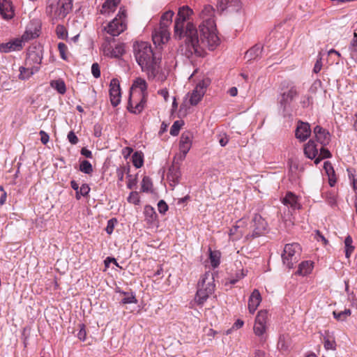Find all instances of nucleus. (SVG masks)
I'll return each instance as SVG.
<instances>
[{"label":"nucleus","mask_w":357,"mask_h":357,"mask_svg":"<svg viewBox=\"0 0 357 357\" xmlns=\"http://www.w3.org/2000/svg\"><path fill=\"white\" fill-rule=\"evenodd\" d=\"M192 13V10L188 6H183L178 10L174 24V37L178 39L185 37V45L189 54L202 56V47L197 35V31L195 26L188 22L185 26V22Z\"/></svg>","instance_id":"f257e3e1"},{"label":"nucleus","mask_w":357,"mask_h":357,"mask_svg":"<svg viewBox=\"0 0 357 357\" xmlns=\"http://www.w3.org/2000/svg\"><path fill=\"white\" fill-rule=\"evenodd\" d=\"M134 48L136 61L142 70L147 74L149 79L155 78L160 71V59L156 57L151 46L146 42H140Z\"/></svg>","instance_id":"f03ea898"},{"label":"nucleus","mask_w":357,"mask_h":357,"mask_svg":"<svg viewBox=\"0 0 357 357\" xmlns=\"http://www.w3.org/2000/svg\"><path fill=\"white\" fill-rule=\"evenodd\" d=\"M214 14L215 10L212 6H205L201 13L203 22L199 26L201 47L207 46L211 50H214L220 43L213 19Z\"/></svg>","instance_id":"7ed1b4c3"},{"label":"nucleus","mask_w":357,"mask_h":357,"mask_svg":"<svg viewBox=\"0 0 357 357\" xmlns=\"http://www.w3.org/2000/svg\"><path fill=\"white\" fill-rule=\"evenodd\" d=\"M313 132L320 147L317 146L314 141L310 140L305 146L304 153L308 158L314 159V163L317 165L321 160L331 157L330 151L325 148L331 141V135L328 131L319 126H315Z\"/></svg>","instance_id":"20e7f679"},{"label":"nucleus","mask_w":357,"mask_h":357,"mask_svg":"<svg viewBox=\"0 0 357 357\" xmlns=\"http://www.w3.org/2000/svg\"><path fill=\"white\" fill-rule=\"evenodd\" d=\"M147 92V83L142 77L136 78L132 84L128 109L132 113L139 114L144 108Z\"/></svg>","instance_id":"39448f33"},{"label":"nucleus","mask_w":357,"mask_h":357,"mask_svg":"<svg viewBox=\"0 0 357 357\" xmlns=\"http://www.w3.org/2000/svg\"><path fill=\"white\" fill-rule=\"evenodd\" d=\"M71 9V0H48L45 13L52 21H54L65 18Z\"/></svg>","instance_id":"423d86ee"},{"label":"nucleus","mask_w":357,"mask_h":357,"mask_svg":"<svg viewBox=\"0 0 357 357\" xmlns=\"http://www.w3.org/2000/svg\"><path fill=\"white\" fill-rule=\"evenodd\" d=\"M126 27V12L124 8H121L116 17L104 27V31L112 36H118Z\"/></svg>","instance_id":"0eeeda50"},{"label":"nucleus","mask_w":357,"mask_h":357,"mask_svg":"<svg viewBox=\"0 0 357 357\" xmlns=\"http://www.w3.org/2000/svg\"><path fill=\"white\" fill-rule=\"evenodd\" d=\"M283 264L289 268H293L300 258V253L296 252L293 247H284L282 254Z\"/></svg>","instance_id":"6e6552de"},{"label":"nucleus","mask_w":357,"mask_h":357,"mask_svg":"<svg viewBox=\"0 0 357 357\" xmlns=\"http://www.w3.org/2000/svg\"><path fill=\"white\" fill-rule=\"evenodd\" d=\"M170 38V33L167 28L159 26L152 34V40L155 45L161 46L168 42Z\"/></svg>","instance_id":"1a4fd4ad"},{"label":"nucleus","mask_w":357,"mask_h":357,"mask_svg":"<svg viewBox=\"0 0 357 357\" xmlns=\"http://www.w3.org/2000/svg\"><path fill=\"white\" fill-rule=\"evenodd\" d=\"M206 83L204 81L199 82L190 94V102L192 105H197L206 93Z\"/></svg>","instance_id":"9d476101"},{"label":"nucleus","mask_w":357,"mask_h":357,"mask_svg":"<svg viewBox=\"0 0 357 357\" xmlns=\"http://www.w3.org/2000/svg\"><path fill=\"white\" fill-rule=\"evenodd\" d=\"M109 96L111 104L116 107L121 101V89L117 79H112L109 84Z\"/></svg>","instance_id":"9b49d317"},{"label":"nucleus","mask_w":357,"mask_h":357,"mask_svg":"<svg viewBox=\"0 0 357 357\" xmlns=\"http://www.w3.org/2000/svg\"><path fill=\"white\" fill-rule=\"evenodd\" d=\"M198 287H203L204 291L209 293H213L215 287L213 273L210 271L206 272L199 281Z\"/></svg>","instance_id":"f8f14e48"},{"label":"nucleus","mask_w":357,"mask_h":357,"mask_svg":"<svg viewBox=\"0 0 357 357\" xmlns=\"http://www.w3.org/2000/svg\"><path fill=\"white\" fill-rule=\"evenodd\" d=\"M253 236L261 235L266 229L267 223L259 214H255L252 219Z\"/></svg>","instance_id":"ddd939ff"},{"label":"nucleus","mask_w":357,"mask_h":357,"mask_svg":"<svg viewBox=\"0 0 357 357\" xmlns=\"http://www.w3.org/2000/svg\"><path fill=\"white\" fill-rule=\"evenodd\" d=\"M0 15L4 20H7L14 17V9L10 0H2L0 1Z\"/></svg>","instance_id":"4468645a"},{"label":"nucleus","mask_w":357,"mask_h":357,"mask_svg":"<svg viewBox=\"0 0 357 357\" xmlns=\"http://www.w3.org/2000/svg\"><path fill=\"white\" fill-rule=\"evenodd\" d=\"M23 47L22 40L19 38H15L6 43L0 45V52L7 53L13 51L20 50Z\"/></svg>","instance_id":"2eb2a0df"},{"label":"nucleus","mask_w":357,"mask_h":357,"mask_svg":"<svg viewBox=\"0 0 357 357\" xmlns=\"http://www.w3.org/2000/svg\"><path fill=\"white\" fill-rule=\"evenodd\" d=\"M261 302V296L258 289H254L252 292L248 301V310L251 314H253L260 303Z\"/></svg>","instance_id":"dca6fc26"},{"label":"nucleus","mask_w":357,"mask_h":357,"mask_svg":"<svg viewBox=\"0 0 357 357\" xmlns=\"http://www.w3.org/2000/svg\"><path fill=\"white\" fill-rule=\"evenodd\" d=\"M192 135L190 132L182 133L179 141V151L188 153L192 146Z\"/></svg>","instance_id":"f3484780"},{"label":"nucleus","mask_w":357,"mask_h":357,"mask_svg":"<svg viewBox=\"0 0 357 357\" xmlns=\"http://www.w3.org/2000/svg\"><path fill=\"white\" fill-rule=\"evenodd\" d=\"M310 126L307 123H300L296 130V137L300 141H305L310 135Z\"/></svg>","instance_id":"a211bd4d"},{"label":"nucleus","mask_w":357,"mask_h":357,"mask_svg":"<svg viewBox=\"0 0 357 357\" xmlns=\"http://www.w3.org/2000/svg\"><path fill=\"white\" fill-rule=\"evenodd\" d=\"M282 203L293 210L300 208L301 207L298 197L291 192H288L286 194L282 199Z\"/></svg>","instance_id":"6ab92c4d"},{"label":"nucleus","mask_w":357,"mask_h":357,"mask_svg":"<svg viewBox=\"0 0 357 357\" xmlns=\"http://www.w3.org/2000/svg\"><path fill=\"white\" fill-rule=\"evenodd\" d=\"M179 165H172V166L169 169V172L167 174V178L169 182L173 183V185H176L181 176V170Z\"/></svg>","instance_id":"aec40b11"},{"label":"nucleus","mask_w":357,"mask_h":357,"mask_svg":"<svg viewBox=\"0 0 357 357\" xmlns=\"http://www.w3.org/2000/svg\"><path fill=\"white\" fill-rule=\"evenodd\" d=\"M268 328V326H265L263 324H259L258 323L255 322L253 326V331L255 335L259 337V342L261 345L264 344L267 337L265 335L266 330Z\"/></svg>","instance_id":"412c9836"},{"label":"nucleus","mask_w":357,"mask_h":357,"mask_svg":"<svg viewBox=\"0 0 357 357\" xmlns=\"http://www.w3.org/2000/svg\"><path fill=\"white\" fill-rule=\"evenodd\" d=\"M298 96V91L296 86H291L287 91L281 95L280 103L286 105L293 100Z\"/></svg>","instance_id":"4be33fe9"},{"label":"nucleus","mask_w":357,"mask_h":357,"mask_svg":"<svg viewBox=\"0 0 357 357\" xmlns=\"http://www.w3.org/2000/svg\"><path fill=\"white\" fill-rule=\"evenodd\" d=\"M120 0H107L102 5L100 10L102 14L110 13L114 12L116 7L120 3Z\"/></svg>","instance_id":"5701e85b"},{"label":"nucleus","mask_w":357,"mask_h":357,"mask_svg":"<svg viewBox=\"0 0 357 357\" xmlns=\"http://www.w3.org/2000/svg\"><path fill=\"white\" fill-rule=\"evenodd\" d=\"M313 269V263L309 261L301 262L298 266V269L296 272V275L305 276L310 274Z\"/></svg>","instance_id":"b1692460"},{"label":"nucleus","mask_w":357,"mask_h":357,"mask_svg":"<svg viewBox=\"0 0 357 357\" xmlns=\"http://www.w3.org/2000/svg\"><path fill=\"white\" fill-rule=\"evenodd\" d=\"M144 213L145 215V220L148 224L154 225L156 221L157 214L154 208L151 206H146L144 207Z\"/></svg>","instance_id":"393cba45"},{"label":"nucleus","mask_w":357,"mask_h":357,"mask_svg":"<svg viewBox=\"0 0 357 357\" xmlns=\"http://www.w3.org/2000/svg\"><path fill=\"white\" fill-rule=\"evenodd\" d=\"M209 252V260L211 266L215 268H217L220 265L221 253L218 250H212L209 247L208 248Z\"/></svg>","instance_id":"a878e982"},{"label":"nucleus","mask_w":357,"mask_h":357,"mask_svg":"<svg viewBox=\"0 0 357 357\" xmlns=\"http://www.w3.org/2000/svg\"><path fill=\"white\" fill-rule=\"evenodd\" d=\"M212 294L213 293L204 291L203 287H198L195 301L198 305H203L208 298L209 295Z\"/></svg>","instance_id":"bb28decb"},{"label":"nucleus","mask_w":357,"mask_h":357,"mask_svg":"<svg viewBox=\"0 0 357 357\" xmlns=\"http://www.w3.org/2000/svg\"><path fill=\"white\" fill-rule=\"evenodd\" d=\"M262 46L261 45H256L245 53V57L248 60L255 59L261 56L262 52Z\"/></svg>","instance_id":"cd10ccee"},{"label":"nucleus","mask_w":357,"mask_h":357,"mask_svg":"<svg viewBox=\"0 0 357 357\" xmlns=\"http://www.w3.org/2000/svg\"><path fill=\"white\" fill-rule=\"evenodd\" d=\"M174 13L171 10L165 12L161 17L160 25L161 27L167 28L172 23Z\"/></svg>","instance_id":"c85d7f7f"},{"label":"nucleus","mask_w":357,"mask_h":357,"mask_svg":"<svg viewBox=\"0 0 357 357\" xmlns=\"http://www.w3.org/2000/svg\"><path fill=\"white\" fill-rule=\"evenodd\" d=\"M37 70H38L37 68L33 69V68H29L20 67L19 78L22 80L27 79L31 75H33Z\"/></svg>","instance_id":"c756f323"},{"label":"nucleus","mask_w":357,"mask_h":357,"mask_svg":"<svg viewBox=\"0 0 357 357\" xmlns=\"http://www.w3.org/2000/svg\"><path fill=\"white\" fill-rule=\"evenodd\" d=\"M277 347L280 351H287L289 348V336L285 334L280 335Z\"/></svg>","instance_id":"7c9ffc66"},{"label":"nucleus","mask_w":357,"mask_h":357,"mask_svg":"<svg viewBox=\"0 0 357 357\" xmlns=\"http://www.w3.org/2000/svg\"><path fill=\"white\" fill-rule=\"evenodd\" d=\"M349 52L351 58L355 61H357V33H354V38L351 41L349 45Z\"/></svg>","instance_id":"2f4dec72"},{"label":"nucleus","mask_w":357,"mask_h":357,"mask_svg":"<svg viewBox=\"0 0 357 357\" xmlns=\"http://www.w3.org/2000/svg\"><path fill=\"white\" fill-rule=\"evenodd\" d=\"M268 314L266 310H260L258 312L255 322L259 324L268 326Z\"/></svg>","instance_id":"473e14b6"},{"label":"nucleus","mask_w":357,"mask_h":357,"mask_svg":"<svg viewBox=\"0 0 357 357\" xmlns=\"http://www.w3.org/2000/svg\"><path fill=\"white\" fill-rule=\"evenodd\" d=\"M245 221L243 220H240L236 222V225H234L230 230V235L233 236L235 234L237 235H243L244 233V230L243 229Z\"/></svg>","instance_id":"72a5a7b5"},{"label":"nucleus","mask_w":357,"mask_h":357,"mask_svg":"<svg viewBox=\"0 0 357 357\" xmlns=\"http://www.w3.org/2000/svg\"><path fill=\"white\" fill-rule=\"evenodd\" d=\"M51 86L61 94H64L66 91V84L61 79L52 81L51 82Z\"/></svg>","instance_id":"f704fd0d"},{"label":"nucleus","mask_w":357,"mask_h":357,"mask_svg":"<svg viewBox=\"0 0 357 357\" xmlns=\"http://www.w3.org/2000/svg\"><path fill=\"white\" fill-rule=\"evenodd\" d=\"M351 310L349 309H345L343 311L333 312L335 319L337 321H344L351 315Z\"/></svg>","instance_id":"c9c22d12"},{"label":"nucleus","mask_w":357,"mask_h":357,"mask_svg":"<svg viewBox=\"0 0 357 357\" xmlns=\"http://www.w3.org/2000/svg\"><path fill=\"white\" fill-rule=\"evenodd\" d=\"M324 346L326 350L335 351L336 349V342L334 337L331 336L324 337Z\"/></svg>","instance_id":"e433bc0d"},{"label":"nucleus","mask_w":357,"mask_h":357,"mask_svg":"<svg viewBox=\"0 0 357 357\" xmlns=\"http://www.w3.org/2000/svg\"><path fill=\"white\" fill-rule=\"evenodd\" d=\"M124 297L121 299L123 304L137 303V300L132 292H123Z\"/></svg>","instance_id":"4c0bfd02"},{"label":"nucleus","mask_w":357,"mask_h":357,"mask_svg":"<svg viewBox=\"0 0 357 357\" xmlns=\"http://www.w3.org/2000/svg\"><path fill=\"white\" fill-rule=\"evenodd\" d=\"M112 58H119L125 52L123 44H118L115 47H112Z\"/></svg>","instance_id":"58836bf2"},{"label":"nucleus","mask_w":357,"mask_h":357,"mask_svg":"<svg viewBox=\"0 0 357 357\" xmlns=\"http://www.w3.org/2000/svg\"><path fill=\"white\" fill-rule=\"evenodd\" d=\"M133 165L139 168L143 165V156L141 153L135 152L132 156Z\"/></svg>","instance_id":"ea45409f"},{"label":"nucleus","mask_w":357,"mask_h":357,"mask_svg":"<svg viewBox=\"0 0 357 357\" xmlns=\"http://www.w3.org/2000/svg\"><path fill=\"white\" fill-rule=\"evenodd\" d=\"M79 170L85 174H89L93 172V167L88 160H83L80 163Z\"/></svg>","instance_id":"a19ab883"},{"label":"nucleus","mask_w":357,"mask_h":357,"mask_svg":"<svg viewBox=\"0 0 357 357\" xmlns=\"http://www.w3.org/2000/svg\"><path fill=\"white\" fill-rule=\"evenodd\" d=\"M186 155L187 153H184L183 151H179V152L176 153L174 157L172 165H179L181 167V165L182 162L185 160Z\"/></svg>","instance_id":"79ce46f5"},{"label":"nucleus","mask_w":357,"mask_h":357,"mask_svg":"<svg viewBox=\"0 0 357 357\" xmlns=\"http://www.w3.org/2000/svg\"><path fill=\"white\" fill-rule=\"evenodd\" d=\"M152 182L149 177L144 176L142 181V190L143 192H150L152 188Z\"/></svg>","instance_id":"37998d69"},{"label":"nucleus","mask_w":357,"mask_h":357,"mask_svg":"<svg viewBox=\"0 0 357 357\" xmlns=\"http://www.w3.org/2000/svg\"><path fill=\"white\" fill-rule=\"evenodd\" d=\"M183 122L181 121H176L173 125L170 128V134L172 136H176L178 135L180 129L183 126Z\"/></svg>","instance_id":"c03bdc74"},{"label":"nucleus","mask_w":357,"mask_h":357,"mask_svg":"<svg viewBox=\"0 0 357 357\" xmlns=\"http://www.w3.org/2000/svg\"><path fill=\"white\" fill-rule=\"evenodd\" d=\"M128 202L135 205H138L140 202V198L137 192H131L128 197Z\"/></svg>","instance_id":"a18cd8bd"},{"label":"nucleus","mask_w":357,"mask_h":357,"mask_svg":"<svg viewBox=\"0 0 357 357\" xmlns=\"http://www.w3.org/2000/svg\"><path fill=\"white\" fill-rule=\"evenodd\" d=\"M312 236L314 240L317 241V243L326 245L328 243L327 239L320 234L319 231H315L314 234H312Z\"/></svg>","instance_id":"49530a36"},{"label":"nucleus","mask_w":357,"mask_h":357,"mask_svg":"<svg viewBox=\"0 0 357 357\" xmlns=\"http://www.w3.org/2000/svg\"><path fill=\"white\" fill-rule=\"evenodd\" d=\"M36 37V33H33L32 31H29L26 30L24 34L22 36V37L20 38V40H22V43L24 45L25 42H27L28 40L33 38Z\"/></svg>","instance_id":"de8ad7c7"},{"label":"nucleus","mask_w":357,"mask_h":357,"mask_svg":"<svg viewBox=\"0 0 357 357\" xmlns=\"http://www.w3.org/2000/svg\"><path fill=\"white\" fill-rule=\"evenodd\" d=\"M56 32L58 37L61 39H65L67 36L66 29L62 25H58L56 26Z\"/></svg>","instance_id":"09e8293b"},{"label":"nucleus","mask_w":357,"mask_h":357,"mask_svg":"<svg viewBox=\"0 0 357 357\" xmlns=\"http://www.w3.org/2000/svg\"><path fill=\"white\" fill-rule=\"evenodd\" d=\"M58 49H59L61 57L63 59L66 60L67 59L66 52L68 50L67 46L63 43H59L58 44Z\"/></svg>","instance_id":"8fccbe9b"},{"label":"nucleus","mask_w":357,"mask_h":357,"mask_svg":"<svg viewBox=\"0 0 357 357\" xmlns=\"http://www.w3.org/2000/svg\"><path fill=\"white\" fill-rule=\"evenodd\" d=\"M116 222H117V221L116 219H111V220H108L107 225V227L105 229L107 234H111L113 232Z\"/></svg>","instance_id":"3c124183"},{"label":"nucleus","mask_w":357,"mask_h":357,"mask_svg":"<svg viewBox=\"0 0 357 357\" xmlns=\"http://www.w3.org/2000/svg\"><path fill=\"white\" fill-rule=\"evenodd\" d=\"M91 73L96 78H98L100 77V70L98 63H94L92 64Z\"/></svg>","instance_id":"603ef678"},{"label":"nucleus","mask_w":357,"mask_h":357,"mask_svg":"<svg viewBox=\"0 0 357 357\" xmlns=\"http://www.w3.org/2000/svg\"><path fill=\"white\" fill-rule=\"evenodd\" d=\"M218 139L219 144H220L221 146H225L229 142V137L225 133L219 135Z\"/></svg>","instance_id":"864d4df0"},{"label":"nucleus","mask_w":357,"mask_h":357,"mask_svg":"<svg viewBox=\"0 0 357 357\" xmlns=\"http://www.w3.org/2000/svg\"><path fill=\"white\" fill-rule=\"evenodd\" d=\"M158 209L160 213L164 214L168 210V206L163 200H160L158 204Z\"/></svg>","instance_id":"5fc2aeb1"},{"label":"nucleus","mask_w":357,"mask_h":357,"mask_svg":"<svg viewBox=\"0 0 357 357\" xmlns=\"http://www.w3.org/2000/svg\"><path fill=\"white\" fill-rule=\"evenodd\" d=\"M324 167L328 176H330V175L334 174L333 167L331 162L328 161L325 162Z\"/></svg>","instance_id":"6e6d98bb"},{"label":"nucleus","mask_w":357,"mask_h":357,"mask_svg":"<svg viewBox=\"0 0 357 357\" xmlns=\"http://www.w3.org/2000/svg\"><path fill=\"white\" fill-rule=\"evenodd\" d=\"M68 139L72 144H77L78 143V138L74 133V132L70 131L68 134Z\"/></svg>","instance_id":"4d7b16f0"},{"label":"nucleus","mask_w":357,"mask_h":357,"mask_svg":"<svg viewBox=\"0 0 357 357\" xmlns=\"http://www.w3.org/2000/svg\"><path fill=\"white\" fill-rule=\"evenodd\" d=\"M79 191L82 196H86L90 191V188L87 184H83L79 188Z\"/></svg>","instance_id":"13d9d810"},{"label":"nucleus","mask_w":357,"mask_h":357,"mask_svg":"<svg viewBox=\"0 0 357 357\" xmlns=\"http://www.w3.org/2000/svg\"><path fill=\"white\" fill-rule=\"evenodd\" d=\"M112 47L109 45L107 44L103 47V54L107 57L112 58Z\"/></svg>","instance_id":"bf43d9fd"},{"label":"nucleus","mask_w":357,"mask_h":357,"mask_svg":"<svg viewBox=\"0 0 357 357\" xmlns=\"http://www.w3.org/2000/svg\"><path fill=\"white\" fill-rule=\"evenodd\" d=\"M321 68H322V61H321V58L319 57L315 64H314V68H313V72L314 73H318L321 70Z\"/></svg>","instance_id":"052dcab7"},{"label":"nucleus","mask_w":357,"mask_h":357,"mask_svg":"<svg viewBox=\"0 0 357 357\" xmlns=\"http://www.w3.org/2000/svg\"><path fill=\"white\" fill-rule=\"evenodd\" d=\"M86 331L84 329V325H82V326L79 329V331L77 333V337L80 340L84 341L86 339Z\"/></svg>","instance_id":"680f3d73"},{"label":"nucleus","mask_w":357,"mask_h":357,"mask_svg":"<svg viewBox=\"0 0 357 357\" xmlns=\"http://www.w3.org/2000/svg\"><path fill=\"white\" fill-rule=\"evenodd\" d=\"M245 275V274L243 273V271H242L241 273H237L236 274V278L235 279H233V278H231V279H228L229 280V283L231 284H235L237 281H238L240 279L243 278L244 276Z\"/></svg>","instance_id":"e2e57ef3"},{"label":"nucleus","mask_w":357,"mask_h":357,"mask_svg":"<svg viewBox=\"0 0 357 357\" xmlns=\"http://www.w3.org/2000/svg\"><path fill=\"white\" fill-rule=\"evenodd\" d=\"M40 141L43 144H46L49 141V135L43 130L40 131Z\"/></svg>","instance_id":"0e129e2a"},{"label":"nucleus","mask_w":357,"mask_h":357,"mask_svg":"<svg viewBox=\"0 0 357 357\" xmlns=\"http://www.w3.org/2000/svg\"><path fill=\"white\" fill-rule=\"evenodd\" d=\"M137 184V180L135 178H132L131 176H129V180L127 184V187L129 189H132Z\"/></svg>","instance_id":"69168bd1"},{"label":"nucleus","mask_w":357,"mask_h":357,"mask_svg":"<svg viewBox=\"0 0 357 357\" xmlns=\"http://www.w3.org/2000/svg\"><path fill=\"white\" fill-rule=\"evenodd\" d=\"M81 154L83 155L84 156H85L86 158H92V153H91V151L88 150L86 148H82V149Z\"/></svg>","instance_id":"338daca9"},{"label":"nucleus","mask_w":357,"mask_h":357,"mask_svg":"<svg viewBox=\"0 0 357 357\" xmlns=\"http://www.w3.org/2000/svg\"><path fill=\"white\" fill-rule=\"evenodd\" d=\"M255 357H268V356L265 351L258 349L255 351Z\"/></svg>","instance_id":"774afa93"}]
</instances>
